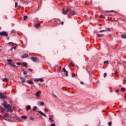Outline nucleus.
Returning a JSON list of instances; mask_svg holds the SVG:
<instances>
[{
    "label": "nucleus",
    "instance_id": "36",
    "mask_svg": "<svg viewBox=\"0 0 126 126\" xmlns=\"http://www.w3.org/2000/svg\"><path fill=\"white\" fill-rule=\"evenodd\" d=\"M7 61L9 62V63H11V62H12V60H11L10 59H8V60H7Z\"/></svg>",
    "mask_w": 126,
    "mask_h": 126
},
{
    "label": "nucleus",
    "instance_id": "10",
    "mask_svg": "<svg viewBox=\"0 0 126 126\" xmlns=\"http://www.w3.org/2000/svg\"><path fill=\"white\" fill-rule=\"evenodd\" d=\"M63 71L64 73H65L66 74V76H68V72H67V71H66L65 68H63Z\"/></svg>",
    "mask_w": 126,
    "mask_h": 126
},
{
    "label": "nucleus",
    "instance_id": "55",
    "mask_svg": "<svg viewBox=\"0 0 126 126\" xmlns=\"http://www.w3.org/2000/svg\"><path fill=\"white\" fill-rule=\"evenodd\" d=\"M7 40H9V37H7Z\"/></svg>",
    "mask_w": 126,
    "mask_h": 126
},
{
    "label": "nucleus",
    "instance_id": "31",
    "mask_svg": "<svg viewBox=\"0 0 126 126\" xmlns=\"http://www.w3.org/2000/svg\"><path fill=\"white\" fill-rule=\"evenodd\" d=\"M37 109V106H34L33 111H36V109Z\"/></svg>",
    "mask_w": 126,
    "mask_h": 126
},
{
    "label": "nucleus",
    "instance_id": "7",
    "mask_svg": "<svg viewBox=\"0 0 126 126\" xmlns=\"http://www.w3.org/2000/svg\"><path fill=\"white\" fill-rule=\"evenodd\" d=\"M31 60L32 62H36L38 60V58L37 57H32L31 58Z\"/></svg>",
    "mask_w": 126,
    "mask_h": 126
},
{
    "label": "nucleus",
    "instance_id": "26",
    "mask_svg": "<svg viewBox=\"0 0 126 126\" xmlns=\"http://www.w3.org/2000/svg\"><path fill=\"white\" fill-rule=\"evenodd\" d=\"M108 125L109 126H112V121L109 122L108 123Z\"/></svg>",
    "mask_w": 126,
    "mask_h": 126
},
{
    "label": "nucleus",
    "instance_id": "48",
    "mask_svg": "<svg viewBox=\"0 0 126 126\" xmlns=\"http://www.w3.org/2000/svg\"><path fill=\"white\" fill-rule=\"evenodd\" d=\"M115 92H116L117 93H118V92H119V90H115Z\"/></svg>",
    "mask_w": 126,
    "mask_h": 126
},
{
    "label": "nucleus",
    "instance_id": "53",
    "mask_svg": "<svg viewBox=\"0 0 126 126\" xmlns=\"http://www.w3.org/2000/svg\"><path fill=\"white\" fill-rule=\"evenodd\" d=\"M72 76H75V74H72Z\"/></svg>",
    "mask_w": 126,
    "mask_h": 126
},
{
    "label": "nucleus",
    "instance_id": "6",
    "mask_svg": "<svg viewBox=\"0 0 126 126\" xmlns=\"http://www.w3.org/2000/svg\"><path fill=\"white\" fill-rule=\"evenodd\" d=\"M28 57H29V55H28L27 53H26L21 56V59H25Z\"/></svg>",
    "mask_w": 126,
    "mask_h": 126
},
{
    "label": "nucleus",
    "instance_id": "44",
    "mask_svg": "<svg viewBox=\"0 0 126 126\" xmlns=\"http://www.w3.org/2000/svg\"><path fill=\"white\" fill-rule=\"evenodd\" d=\"M28 70H29L30 71H33V69L30 68H29Z\"/></svg>",
    "mask_w": 126,
    "mask_h": 126
},
{
    "label": "nucleus",
    "instance_id": "43",
    "mask_svg": "<svg viewBox=\"0 0 126 126\" xmlns=\"http://www.w3.org/2000/svg\"><path fill=\"white\" fill-rule=\"evenodd\" d=\"M8 44L9 45H10V44H13V45H15V44L13 43V42H9Z\"/></svg>",
    "mask_w": 126,
    "mask_h": 126
},
{
    "label": "nucleus",
    "instance_id": "16",
    "mask_svg": "<svg viewBox=\"0 0 126 126\" xmlns=\"http://www.w3.org/2000/svg\"><path fill=\"white\" fill-rule=\"evenodd\" d=\"M23 65L25 66V67H27V63L26 62L23 63Z\"/></svg>",
    "mask_w": 126,
    "mask_h": 126
},
{
    "label": "nucleus",
    "instance_id": "1",
    "mask_svg": "<svg viewBox=\"0 0 126 126\" xmlns=\"http://www.w3.org/2000/svg\"><path fill=\"white\" fill-rule=\"evenodd\" d=\"M2 106H3V107L7 109V112H12V109L10 108V105L7 104V103L5 101H3V103L1 104Z\"/></svg>",
    "mask_w": 126,
    "mask_h": 126
},
{
    "label": "nucleus",
    "instance_id": "25",
    "mask_svg": "<svg viewBox=\"0 0 126 126\" xmlns=\"http://www.w3.org/2000/svg\"><path fill=\"white\" fill-rule=\"evenodd\" d=\"M39 81H40V82H43V81H44V79H43L42 78H39Z\"/></svg>",
    "mask_w": 126,
    "mask_h": 126
},
{
    "label": "nucleus",
    "instance_id": "18",
    "mask_svg": "<svg viewBox=\"0 0 126 126\" xmlns=\"http://www.w3.org/2000/svg\"><path fill=\"white\" fill-rule=\"evenodd\" d=\"M97 36H98V37H103V36H105L104 34H97Z\"/></svg>",
    "mask_w": 126,
    "mask_h": 126
},
{
    "label": "nucleus",
    "instance_id": "11",
    "mask_svg": "<svg viewBox=\"0 0 126 126\" xmlns=\"http://www.w3.org/2000/svg\"><path fill=\"white\" fill-rule=\"evenodd\" d=\"M38 112L39 113V114H41L44 117H47V115L45 113H43L42 111H38Z\"/></svg>",
    "mask_w": 126,
    "mask_h": 126
},
{
    "label": "nucleus",
    "instance_id": "17",
    "mask_svg": "<svg viewBox=\"0 0 126 126\" xmlns=\"http://www.w3.org/2000/svg\"><path fill=\"white\" fill-rule=\"evenodd\" d=\"M26 79H25L22 77H21V80L22 82H25Z\"/></svg>",
    "mask_w": 126,
    "mask_h": 126
},
{
    "label": "nucleus",
    "instance_id": "54",
    "mask_svg": "<svg viewBox=\"0 0 126 126\" xmlns=\"http://www.w3.org/2000/svg\"><path fill=\"white\" fill-rule=\"evenodd\" d=\"M107 18H108V20H110V17H108Z\"/></svg>",
    "mask_w": 126,
    "mask_h": 126
},
{
    "label": "nucleus",
    "instance_id": "30",
    "mask_svg": "<svg viewBox=\"0 0 126 126\" xmlns=\"http://www.w3.org/2000/svg\"><path fill=\"white\" fill-rule=\"evenodd\" d=\"M23 74H26L27 73V72H26L25 70H23Z\"/></svg>",
    "mask_w": 126,
    "mask_h": 126
},
{
    "label": "nucleus",
    "instance_id": "40",
    "mask_svg": "<svg viewBox=\"0 0 126 126\" xmlns=\"http://www.w3.org/2000/svg\"><path fill=\"white\" fill-rule=\"evenodd\" d=\"M110 30H111L110 28H106V31H110Z\"/></svg>",
    "mask_w": 126,
    "mask_h": 126
},
{
    "label": "nucleus",
    "instance_id": "57",
    "mask_svg": "<svg viewBox=\"0 0 126 126\" xmlns=\"http://www.w3.org/2000/svg\"><path fill=\"white\" fill-rule=\"evenodd\" d=\"M102 26V24H99V26Z\"/></svg>",
    "mask_w": 126,
    "mask_h": 126
},
{
    "label": "nucleus",
    "instance_id": "12",
    "mask_svg": "<svg viewBox=\"0 0 126 126\" xmlns=\"http://www.w3.org/2000/svg\"><path fill=\"white\" fill-rule=\"evenodd\" d=\"M37 105H39V106H44V102L38 101L37 102Z\"/></svg>",
    "mask_w": 126,
    "mask_h": 126
},
{
    "label": "nucleus",
    "instance_id": "9",
    "mask_svg": "<svg viewBox=\"0 0 126 126\" xmlns=\"http://www.w3.org/2000/svg\"><path fill=\"white\" fill-rule=\"evenodd\" d=\"M3 119L5 121H9V119L7 118V116L6 115H4V116H3Z\"/></svg>",
    "mask_w": 126,
    "mask_h": 126
},
{
    "label": "nucleus",
    "instance_id": "49",
    "mask_svg": "<svg viewBox=\"0 0 126 126\" xmlns=\"http://www.w3.org/2000/svg\"><path fill=\"white\" fill-rule=\"evenodd\" d=\"M61 24H62V25H63V21H62V22H61Z\"/></svg>",
    "mask_w": 126,
    "mask_h": 126
},
{
    "label": "nucleus",
    "instance_id": "46",
    "mask_svg": "<svg viewBox=\"0 0 126 126\" xmlns=\"http://www.w3.org/2000/svg\"><path fill=\"white\" fill-rule=\"evenodd\" d=\"M12 33H15V30H12Z\"/></svg>",
    "mask_w": 126,
    "mask_h": 126
},
{
    "label": "nucleus",
    "instance_id": "20",
    "mask_svg": "<svg viewBox=\"0 0 126 126\" xmlns=\"http://www.w3.org/2000/svg\"><path fill=\"white\" fill-rule=\"evenodd\" d=\"M122 38H123V39H126V34H122L121 35Z\"/></svg>",
    "mask_w": 126,
    "mask_h": 126
},
{
    "label": "nucleus",
    "instance_id": "42",
    "mask_svg": "<svg viewBox=\"0 0 126 126\" xmlns=\"http://www.w3.org/2000/svg\"><path fill=\"white\" fill-rule=\"evenodd\" d=\"M53 95L55 97V98H57V95H56L55 94H54V92H52Z\"/></svg>",
    "mask_w": 126,
    "mask_h": 126
},
{
    "label": "nucleus",
    "instance_id": "59",
    "mask_svg": "<svg viewBox=\"0 0 126 126\" xmlns=\"http://www.w3.org/2000/svg\"><path fill=\"white\" fill-rule=\"evenodd\" d=\"M71 64H73V63H71Z\"/></svg>",
    "mask_w": 126,
    "mask_h": 126
},
{
    "label": "nucleus",
    "instance_id": "60",
    "mask_svg": "<svg viewBox=\"0 0 126 126\" xmlns=\"http://www.w3.org/2000/svg\"><path fill=\"white\" fill-rule=\"evenodd\" d=\"M1 52V50L0 49V52Z\"/></svg>",
    "mask_w": 126,
    "mask_h": 126
},
{
    "label": "nucleus",
    "instance_id": "51",
    "mask_svg": "<svg viewBox=\"0 0 126 126\" xmlns=\"http://www.w3.org/2000/svg\"><path fill=\"white\" fill-rule=\"evenodd\" d=\"M81 84H84V83L83 82H81Z\"/></svg>",
    "mask_w": 126,
    "mask_h": 126
},
{
    "label": "nucleus",
    "instance_id": "27",
    "mask_svg": "<svg viewBox=\"0 0 126 126\" xmlns=\"http://www.w3.org/2000/svg\"><path fill=\"white\" fill-rule=\"evenodd\" d=\"M16 64H17V65H22V63H17Z\"/></svg>",
    "mask_w": 126,
    "mask_h": 126
},
{
    "label": "nucleus",
    "instance_id": "28",
    "mask_svg": "<svg viewBox=\"0 0 126 126\" xmlns=\"http://www.w3.org/2000/svg\"><path fill=\"white\" fill-rule=\"evenodd\" d=\"M34 81H35L36 82H38V81H39V79L38 78H35L34 79Z\"/></svg>",
    "mask_w": 126,
    "mask_h": 126
},
{
    "label": "nucleus",
    "instance_id": "56",
    "mask_svg": "<svg viewBox=\"0 0 126 126\" xmlns=\"http://www.w3.org/2000/svg\"><path fill=\"white\" fill-rule=\"evenodd\" d=\"M92 72L93 74H94V71H92Z\"/></svg>",
    "mask_w": 126,
    "mask_h": 126
},
{
    "label": "nucleus",
    "instance_id": "50",
    "mask_svg": "<svg viewBox=\"0 0 126 126\" xmlns=\"http://www.w3.org/2000/svg\"><path fill=\"white\" fill-rule=\"evenodd\" d=\"M49 117L50 118H51V119H53V116H52V115H50Z\"/></svg>",
    "mask_w": 126,
    "mask_h": 126
},
{
    "label": "nucleus",
    "instance_id": "21",
    "mask_svg": "<svg viewBox=\"0 0 126 126\" xmlns=\"http://www.w3.org/2000/svg\"><path fill=\"white\" fill-rule=\"evenodd\" d=\"M3 82H6V81H8V80L6 78H4L3 79Z\"/></svg>",
    "mask_w": 126,
    "mask_h": 126
},
{
    "label": "nucleus",
    "instance_id": "61",
    "mask_svg": "<svg viewBox=\"0 0 126 126\" xmlns=\"http://www.w3.org/2000/svg\"><path fill=\"white\" fill-rule=\"evenodd\" d=\"M0 39H1V37H0Z\"/></svg>",
    "mask_w": 126,
    "mask_h": 126
},
{
    "label": "nucleus",
    "instance_id": "2",
    "mask_svg": "<svg viewBox=\"0 0 126 126\" xmlns=\"http://www.w3.org/2000/svg\"><path fill=\"white\" fill-rule=\"evenodd\" d=\"M6 98V95L5 94L2 93H0V99H2L3 100H4Z\"/></svg>",
    "mask_w": 126,
    "mask_h": 126
},
{
    "label": "nucleus",
    "instance_id": "38",
    "mask_svg": "<svg viewBox=\"0 0 126 126\" xmlns=\"http://www.w3.org/2000/svg\"><path fill=\"white\" fill-rule=\"evenodd\" d=\"M109 63V61H104V63Z\"/></svg>",
    "mask_w": 126,
    "mask_h": 126
},
{
    "label": "nucleus",
    "instance_id": "22",
    "mask_svg": "<svg viewBox=\"0 0 126 126\" xmlns=\"http://www.w3.org/2000/svg\"><path fill=\"white\" fill-rule=\"evenodd\" d=\"M49 121H50V122H51L52 123H54L55 122V120H54V119H53V118H49Z\"/></svg>",
    "mask_w": 126,
    "mask_h": 126
},
{
    "label": "nucleus",
    "instance_id": "8",
    "mask_svg": "<svg viewBox=\"0 0 126 126\" xmlns=\"http://www.w3.org/2000/svg\"><path fill=\"white\" fill-rule=\"evenodd\" d=\"M40 95H41V91H38L35 94V95L36 96V97H39V96H40Z\"/></svg>",
    "mask_w": 126,
    "mask_h": 126
},
{
    "label": "nucleus",
    "instance_id": "14",
    "mask_svg": "<svg viewBox=\"0 0 126 126\" xmlns=\"http://www.w3.org/2000/svg\"><path fill=\"white\" fill-rule=\"evenodd\" d=\"M27 82L28 83H29V84H31V85L34 84V82H31V81H30V80H28Z\"/></svg>",
    "mask_w": 126,
    "mask_h": 126
},
{
    "label": "nucleus",
    "instance_id": "39",
    "mask_svg": "<svg viewBox=\"0 0 126 126\" xmlns=\"http://www.w3.org/2000/svg\"><path fill=\"white\" fill-rule=\"evenodd\" d=\"M99 18H103V15H100Z\"/></svg>",
    "mask_w": 126,
    "mask_h": 126
},
{
    "label": "nucleus",
    "instance_id": "32",
    "mask_svg": "<svg viewBox=\"0 0 126 126\" xmlns=\"http://www.w3.org/2000/svg\"><path fill=\"white\" fill-rule=\"evenodd\" d=\"M106 12H107V13H109V12H114V11H113V10L106 11Z\"/></svg>",
    "mask_w": 126,
    "mask_h": 126
},
{
    "label": "nucleus",
    "instance_id": "29",
    "mask_svg": "<svg viewBox=\"0 0 126 126\" xmlns=\"http://www.w3.org/2000/svg\"><path fill=\"white\" fill-rule=\"evenodd\" d=\"M15 4V7H17V6H18V3L17 2H16Z\"/></svg>",
    "mask_w": 126,
    "mask_h": 126
},
{
    "label": "nucleus",
    "instance_id": "37",
    "mask_svg": "<svg viewBox=\"0 0 126 126\" xmlns=\"http://www.w3.org/2000/svg\"><path fill=\"white\" fill-rule=\"evenodd\" d=\"M30 120H31V121H34V118H33V117H30Z\"/></svg>",
    "mask_w": 126,
    "mask_h": 126
},
{
    "label": "nucleus",
    "instance_id": "13",
    "mask_svg": "<svg viewBox=\"0 0 126 126\" xmlns=\"http://www.w3.org/2000/svg\"><path fill=\"white\" fill-rule=\"evenodd\" d=\"M8 65H10V66L15 67L16 65L15 64H12V63H8Z\"/></svg>",
    "mask_w": 126,
    "mask_h": 126
},
{
    "label": "nucleus",
    "instance_id": "3",
    "mask_svg": "<svg viewBox=\"0 0 126 126\" xmlns=\"http://www.w3.org/2000/svg\"><path fill=\"white\" fill-rule=\"evenodd\" d=\"M0 36H6V37H8V34H7L6 32H0Z\"/></svg>",
    "mask_w": 126,
    "mask_h": 126
},
{
    "label": "nucleus",
    "instance_id": "35",
    "mask_svg": "<svg viewBox=\"0 0 126 126\" xmlns=\"http://www.w3.org/2000/svg\"><path fill=\"white\" fill-rule=\"evenodd\" d=\"M121 91H126V89H125V88H122L121 89Z\"/></svg>",
    "mask_w": 126,
    "mask_h": 126
},
{
    "label": "nucleus",
    "instance_id": "15",
    "mask_svg": "<svg viewBox=\"0 0 126 126\" xmlns=\"http://www.w3.org/2000/svg\"><path fill=\"white\" fill-rule=\"evenodd\" d=\"M26 109L27 111H29V110H31V106L28 105L26 107Z\"/></svg>",
    "mask_w": 126,
    "mask_h": 126
},
{
    "label": "nucleus",
    "instance_id": "58",
    "mask_svg": "<svg viewBox=\"0 0 126 126\" xmlns=\"http://www.w3.org/2000/svg\"><path fill=\"white\" fill-rule=\"evenodd\" d=\"M124 63H126V61H124Z\"/></svg>",
    "mask_w": 126,
    "mask_h": 126
},
{
    "label": "nucleus",
    "instance_id": "4",
    "mask_svg": "<svg viewBox=\"0 0 126 126\" xmlns=\"http://www.w3.org/2000/svg\"><path fill=\"white\" fill-rule=\"evenodd\" d=\"M69 12L70 13V14H72V15H76V11L71 10V9H69Z\"/></svg>",
    "mask_w": 126,
    "mask_h": 126
},
{
    "label": "nucleus",
    "instance_id": "5",
    "mask_svg": "<svg viewBox=\"0 0 126 126\" xmlns=\"http://www.w3.org/2000/svg\"><path fill=\"white\" fill-rule=\"evenodd\" d=\"M63 13L64 15H65V14H67V12H69V8H67L65 11H64V8L63 9Z\"/></svg>",
    "mask_w": 126,
    "mask_h": 126
},
{
    "label": "nucleus",
    "instance_id": "45",
    "mask_svg": "<svg viewBox=\"0 0 126 126\" xmlns=\"http://www.w3.org/2000/svg\"><path fill=\"white\" fill-rule=\"evenodd\" d=\"M51 126H56V124L53 123V124H51Z\"/></svg>",
    "mask_w": 126,
    "mask_h": 126
},
{
    "label": "nucleus",
    "instance_id": "47",
    "mask_svg": "<svg viewBox=\"0 0 126 126\" xmlns=\"http://www.w3.org/2000/svg\"><path fill=\"white\" fill-rule=\"evenodd\" d=\"M117 73H118V71H116L115 72V75H117Z\"/></svg>",
    "mask_w": 126,
    "mask_h": 126
},
{
    "label": "nucleus",
    "instance_id": "23",
    "mask_svg": "<svg viewBox=\"0 0 126 126\" xmlns=\"http://www.w3.org/2000/svg\"><path fill=\"white\" fill-rule=\"evenodd\" d=\"M28 18V16H24V20H27Z\"/></svg>",
    "mask_w": 126,
    "mask_h": 126
},
{
    "label": "nucleus",
    "instance_id": "34",
    "mask_svg": "<svg viewBox=\"0 0 126 126\" xmlns=\"http://www.w3.org/2000/svg\"><path fill=\"white\" fill-rule=\"evenodd\" d=\"M104 77H107V73H104L103 74Z\"/></svg>",
    "mask_w": 126,
    "mask_h": 126
},
{
    "label": "nucleus",
    "instance_id": "52",
    "mask_svg": "<svg viewBox=\"0 0 126 126\" xmlns=\"http://www.w3.org/2000/svg\"><path fill=\"white\" fill-rule=\"evenodd\" d=\"M45 112H47V108L44 109Z\"/></svg>",
    "mask_w": 126,
    "mask_h": 126
},
{
    "label": "nucleus",
    "instance_id": "33",
    "mask_svg": "<svg viewBox=\"0 0 126 126\" xmlns=\"http://www.w3.org/2000/svg\"><path fill=\"white\" fill-rule=\"evenodd\" d=\"M13 49H14V50H16V48L15 47H12L11 48V50H10V51H12V50H13Z\"/></svg>",
    "mask_w": 126,
    "mask_h": 126
},
{
    "label": "nucleus",
    "instance_id": "24",
    "mask_svg": "<svg viewBox=\"0 0 126 126\" xmlns=\"http://www.w3.org/2000/svg\"><path fill=\"white\" fill-rule=\"evenodd\" d=\"M39 26H40V24H36L35 25L36 28H38V27H39Z\"/></svg>",
    "mask_w": 126,
    "mask_h": 126
},
{
    "label": "nucleus",
    "instance_id": "19",
    "mask_svg": "<svg viewBox=\"0 0 126 126\" xmlns=\"http://www.w3.org/2000/svg\"><path fill=\"white\" fill-rule=\"evenodd\" d=\"M22 119H24V120H26L27 119V116L25 115H23L21 116Z\"/></svg>",
    "mask_w": 126,
    "mask_h": 126
},
{
    "label": "nucleus",
    "instance_id": "41",
    "mask_svg": "<svg viewBox=\"0 0 126 126\" xmlns=\"http://www.w3.org/2000/svg\"><path fill=\"white\" fill-rule=\"evenodd\" d=\"M106 30H101V31H100L99 32H106Z\"/></svg>",
    "mask_w": 126,
    "mask_h": 126
}]
</instances>
